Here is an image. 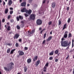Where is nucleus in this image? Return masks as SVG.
Here are the masks:
<instances>
[{
  "mask_svg": "<svg viewBox=\"0 0 74 74\" xmlns=\"http://www.w3.org/2000/svg\"><path fill=\"white\" fill-rule=\"evenodd\" d=\"M8 68L6 67H4V69L5 71L7 72L10 71L11 70H12V66L14 65L13 63L11 62L7 64Z\"/></svg>",
  "mask_w": 74,
  "mask_h": 74,
  "instance_id": "obj_1",
  "label": "nucleus"
},
{
  "mask_svg": "<svg viewBox=\"0 0 74 74\" xmlns=\"http://www.w3.org/2000/svg\"><path fill=\"white\" fill-rule=\"evenodd\" d=\"M60 43L61 46L64 47H66L70 45V43L67 40L61 41Z\"/></svg>",
  "mask_w": 74,
  "mask_h": 74,
  "instance_id": "obj_2",
  "label": "nucleus"
},
{
  "mask_svg": "<svg viewBox=\"0 0 74 74\" xmlns=\"http://www.w3.org/2000/svg\"><path fill=\"white\" fill-rule=\"evenodd\" d=\"M42 23V20L39 19L37 21L36 23L37 25H41Z\"/></svg>",
  "mask_w": 74,
  "mask_h": 74,
  "instance_id": "obj_3",
  "label": "nucleus"
},
{
  "mask_svg": "<svg viewBox=\"0 0 74 74\" xmlns=\"http://www.w3.org/2000/svg\"><path fill=\"white\" fill-rule=\"evenodd\" d=\"M35 15L34 14H31L30 17V19L34 20V19H35Z\"/></svg>",
  "mask_w": 74,
  "mask_h": 74,
  "instance_id": "obj_4",
  "label": "nucleus"
},
{
  "mask_svg": "<svg viewBox=\"0 0 74 74\" xmlns=\"http://www.w3.org/2000/svg\"><path fill=\"white\" fill-rule=\"evenodd\" d=\"M34 32H35V30L34 29L32 30V31H31L30 33L28 31V34H29V36H32V34H33V33H34Z\"/></svg>",
  "mask_w": 74,
  "mask_h": 74,
  "instance_id": "obj_5",
  "label": "nucleus"
},
{
  "mask_svg": "<svg viewBox=\"0 0 74 74\" xmlns=\"http://www.w3.org/2000/svg\"><path fill=\"white\" fill-rule=\"evenodd\" d=\"M68 33V32L66 31L64 33V38H66L67 37V36H68V35L67 34Z\"/></svg>",
  "mask_w": 74,
  "mask_h": 74,
  "instance_id": "obj_6",
  "label": "nucleus"
},
{
  "mask_svg": "<svg viewBox=\"0 0 74 74\" xmlns=\"http://www.w3.org/2000/svg\"><path fill=\"white\" fill-rule=\"evenodd\" d=\"M19 37V34H15V35L14 36V39H15V38H16V39H17Z\"/></svg>",
  "mask_w": 74,
  "mask_h": 74,
  "instance_id": "obj_7",
  "label": "nucleus"
},
{
  "mask_svg": "<svg viewBox=\"0 0 74 74\" xmlns=\"http://www.w3.org/2000/svg\"><path fill=\"white\" fill-rule=\"evenodd\" d=\"M27 11V10H26V9L25 8H23L22 10H21V11L22 12H26Z\"/></svg>",
  "mask_w": 74,
  "mask_h": 74,
  "instance_id": "obj_8",
  "label": "nucleus"
},
{
  "mask_svg": "<svg viewBox=\"0 0 74 74\" xmlns=\"http://www.w3.org/2000/svg\"><path fill=\"white\" fill-rule=\"evenodd\" d=\"M40 60L37 61L36 62V63L35 64V65L36 66H38V65L39 64H40Z\"/></svg>",
  "mask_w": 74,
  "mask_h": 74,
  "instance_id": "obj_9",
  "label": "nucleus"
},
{
  "mask_svg": "<svg viewBox=\"0 0 74 74\" xmlns=\"http://www.w3.org/2000/svg\"><path fill=\"white\" fill-rule=\"evenodd\" d=\"M26 2H24L21 4V6H22V7H25L26 6Z\"/></svg>",
  "mask_w": 74,
  "mask_h": 74,
  "instance_id": "obj_10",
  "label": "nucleus"
},
{
  "mask_svg": "<svg viewBox=\"0 0 74 74\" xmlns=\"http://www.w3.org/2000/svg\"><path fill=\"white\" fill-rule=\"evenodd\" d=\"M32 10H27L26 13H27V14H30L32 13Z\"/></svg>",
  "mask_w": 74,
  "mask_h": 74,
  "instance_id": "obj_11",
  "label": "nucleus"
},
{
  "mask_svg": "<svg viewBox=\"0 0 74 74\" xmlns=\"http://www.w3.org/2000/svg\"><path fill=\"white\" fill-rule=\"evenodd\" d=\"M52 37L51 36H49L48 38L46 39L47 41H50L52 39Z\"/></svg>",
  "mask_w": 74,
  "mask_h": 74,
  "instance_id": "obj_12",
  "label": "nucleus"
},
{
  "mask_svg": "<svg viewBox=\"0 0 74 74\" xmlns=\"http://www.w3.org/2000/svg\"><path fill=\"white\" fill-rule=\"evenodd\" d=\"M12 0H9L8 3L9 5H11V4H12Z\"/></svg>",
  "mask_w": 74,
  "mask_h": 74,
  "instance_id": "obj_13",
  "label": "nucleus"
},
{
  "mask_svg": "<svg viewBox=\"0 0 74 74\" xmlns=\"http://www.w3.org/2000/svg\"><path fill=\"white\" fill-rule=\"evenodd\" d=\"M24 55V53L22 51H20L19 54V55L22 56V55Z\"/></svg>",
  "mask_w": 74,
  "mask_h": 74,
  "instance_id": "obj_14",
  "label": "nucleus"
},
{
  "mask_svg": "<svg viewBox=\"0 0 74 74\" xmlns=\"http://www.w3.org/2000/svg\"><path fill=\"white\" fill-rule=\"evenodd\" d=\"M31 62H32V60H31V59L30 58L28 59L27 60V62L28 63H31Z\"/></svg>",
  "mask_w": 74,
  "mask_h": 74,
  "instance_id": "obj_15",
  "label": "nucleus"
},
{
  "mask_svg": "<svg viewBox=\"0 0 74 74\" xmlns=\"http://www.w3.org/2000/svg\"><path fill=\"white\" fill-rule=\"evenodd\" d=\"M37 60V56H35L33 59V61H36V60Z\"/></svg>",
  "mask_w": 74,
  "mask_h": 74,
  "instance_id": "obj_16",
  "label": "nucleus"
},
{
  "mask_svg": "<svg viewBox=\"0 0 74 74\" xmlns=\"http://www.w3.org/2000/svg\"><path fill=\"white\" fill-rule=\"evenodd\" d=\"M52 6L53 8H54L55 7V2H53L52 4Z\"/></svg>",
  "mask_w": 74,
  "mask_h": 74,
  "instance_id": "obj_17",
  "label": "nucleus"
},
{
  "mask_svg": "<svg viewBox=\"0 0 74 74\" xmlns=\"http://www.w3.org/2000/svg\"><path fill=\"white\" fill-rule=\"evenodd\" d=\"M8 8L5 9V14H6L8 13Z\"/></svg>",
  "mask_w": 74,
  "mask_h": 74,
  "instance_id": "obj_18",
  "label": "nucleus"
},
{
  "mask_svg": "<svg viewBox=\"0 0 74 74\" xmlns=\"http://www.w3.org/2000/svg\"><path fill=\"white\" fill-rule=\"evenodd\" d=\"M66 25H67V24H65L63 26V28L62 29V30H64V29H66Z\"/></svg>",
  "mask_w": 74,
  "mask_h": 74,
  "instance_id": "obj_19",
  "label": "nucleus"
},
{
  "mask_svg": "<svg viewBox=\"0 0 74 74\" xmlns=\"http://www.w3.org/2000/svg\"><path fill=\"white\" fill-rule=\"evenodd\" d=\"M21 23L22 24L20 25V26L21 27H24V24H23V22L22 21L21 22Z\"/></svg>",
  "mask_w": 74,
  "mask_h": 74,
  "instance_id": "obj_20",
  "label": "nucleus"
},
{
  "mask_svg": "<svg viewBox=\"0 0 74 74\" xmlns=\"http://www.w3.org/2000/svg\"><path fill=\"white\" fill-rule=\"evenodd\" d=\"M54 53V51H52L51 53H49V55H53V53Z\"/></svg>",
  "mask_w": 74,
  "mask_h": 74,
  "instance_id": "obj_21",
  "label": "nucleus"
},
{
  "mask_svg": "<svg viewBox=\"0 0 74 74\" xmlns=\"http://www.w3.org/2000/svg\"><path fill=\"white\" fill-rule=\"evenodd\" d=\"M15 50H16V49H13L10 52L11 54H12V53H14V51H15Z\"/></svg>",
  "mask_w": 74,
  "mask_h": 74,
  "instance_id": "obj_22",
  "label": "nucleus"
},
{
  "mask_svg": "<svg viewBox=\"0 0 74 74\" xmlns=\"http://www.w3.org/2000/svg\"><path fill=\"white\" fill-rule=\"evenodd\" d=\"M19 18H20V19H21V20L23 19V16H19Z\"/></svg>",
  "mask_w": 74,
  "mask_h": 74,
  "instance_id": "obj_23",
  "label": "nucleus"
},
{
  "mask_svg": "<svg viewBox=\"0 0 74 74\" xmlns=\"http://www.w3.org/2000/svg\"><path fill=\"white\" fill-rule=\"evenodd\" d=\"M27 67L25 66L24 68V72H26V71H27Z\"/></svg>",
  "mask_w": 74,
  "mask_h": 74,
  "instance_id": "obj_24",
  "label": "nucleus"
},
{
  "mask_svg": "<svg viewBox=\"0 0 74 74\" xmlns=\"http://www.w3.org/2000/svg\"><path fill=\"white\" fill-rule=\"evenodd\" d=\"M16 28L17 29H18V30H19L21 27H20V26H19V25H17L16 26Z\"/></svg>",
  "mask_w": 74,
  "mask_h": 74,
  "instance_id": "obj_25",
  "label": "nucleus"
},
{
  "mask_svg": "<svg viewBox=\"0 0 74 74\" xmlns=\"http://www.w3.org/2000/svg\"><path fill=\"white\" fill-rule=\"evenodd\" d=\"M55 54H58L59 53V51L58 50H56L55 51Z\"/></svg>",
  "mask_w": 74,
  "mask_h": 74,
  "instance_id": "obj_26",
  "label": "nucleus"
},
{
  "mask_svg": "<svg viewBox=\"0 0 74 74\" xmlns=\"http://www.w3.org/2000/svg\"><path fill=\"white\" fill-rule=\"evenodd\" d=\"M44 30H45V28L43 29V30H42V31H41V32H40V34H42L43 31H44Z\"/></svg>",
  "mask_w": 74,
  "mask_h": 74,
  "instance_id": "obj_27",
  "label": "nucleus"
},
{
  "mask_svg": "<svg viewBox=\"0 0 74 74\" xmlns=\"http://www.w3.org/2000/svg\"><path fill=\"white\" fill-rule=\"evenodd\" d=\"M10 49L9 48L7 49V53H10Z\"/></svg>",
  "mask_w": 74,
  "mask_h": 74,
  "instance_id": "obj_28",
  "label": "nucleus"
},
{
  "mask_svg": "<svg viewBox=\"0 0 74 74\" xmlns=\"http://www.w3.org/2000/svg\"><path fill=\"white\" fill-rule=\"evenodd\" d=\"M70 37H71V34L69 33L68 35V38H70Z\"/></svg>",
  "mask_w": 74,
  "mask_h": 74,
  "instance_id": "obj_29",
  "label": "nucleus"
},
{
  "mask_svg": "<svg viewBox=\"0 0 74 74\" xmlns=\"http://www.w3.org/2000/svg\"><path fill=\"white\" fill-rule=\"evenodd\" d=\"M70 21H71V18H68V23H70Z\"/></svg>",
  "mask_w": 74,
  "mask_h": 74,
  "instance_id": "obj_30",
  "label": "nucleus"
},
{
  "mask_svg": "<svg viewBox=\"0 0 74 74\" xmlns=\"http://www.w3.org/2000/svg\"><path fill=\"white\" fill-rule=\"evenodd\" d=\"M16 20L17 21H19V17H18V16H17L16 17Z\"/></svg>",
  "mask_w": 74,
  "mask_h": 74,
  "instance_id": "obj_31",
  "label": "nucleus"
},
{
  "mask_svg": "<svg viewBox=\"0 0 74 74\" xmlns=\"http://www.w3.org/2000/svg\"><path fill=\"white\" fill-rule=\"evenodd\" d=\"M61 24H62V22H61V21L59 20L58 25H60Z\"/></svg>",
  "mask_w": 74,
  "mask_h": 74,
  "instance_id": "obj_32",
  "label": "nucleus"
},
{
  "mask_svg": "<svg viewBox=\"0 0 74 74\" xmlns=\"http://www.w3.org/2000/svg\"><path fill=\"white\" fill-rule=\"evenodd\" d=\"M46 35H47V34L46 33L44 34V35L43 36V38H45V37H46Z\"/></svg>",
  "mask_w": 74,
  "mask_h": 74,
  "instance_id": "obj_33",
  "label": "nucleus"
},
{
  "mask_svg": "<svg viewBox=\"0 0 74 74\" xmlns=\"http://www.w3.org/2000/svg\"><path fill=\"white\" fill-rule=\"evenodd\" d=\"M32 0H28V2L29 3H32Z\"/></svg>",
  "mask_w": 74,
  "mask_h": 74,
  "instance_id": "obj_34",
  "label": "nucleus"
},
{
  "mask_svg": "<svg viewBox=\"0 0 74 74\" xmlns=\"http://www.w3.org/2000/svg\"><path fill=\"white\" fill-rule=\"evenodd\" d=\"M49 60H53V57H50L49 58Z\"/></svg>",
  "mask_w": 74,
  "mask_h": 74,
  "instance_id": "obj_35",
  "label": "nucleus"
},
{
  "mask_svg": "<svg viewBox=\"0 0 74 74\" xmlns=\"http://www.w3.org/2000/svg\"><path fill=\"white\" fill-rule=\"evenodd\" d=\"M10 26H9L8 27V28H7L8 30H10Z\"/></svg>",
  "mask_w": 74,
  "mask_h": 74,
  "instance_id": "obj_36",
  "label": "nucleus"
},
{
  "mask_svg": "<svg viewBox=\"0 0 74 74\" xmlns=\"http://www.w3.org/2000/svg\"><path fill=\"white\" fill-rule=\"evenodd\" d=\"M16 46V47H18V46L19 45H18V43H16L15 44Z\"/></svg>",
  "mask_w": 74,
  "mask_h": 74,
  "instance_id": "obj_37",
  "label": "nucleus"
},
{
  "mask_svg": "<svg viewBox=\"0 0 74 74\" xmlns=\"http://www.w3.org/2000/svg\"><path fill=\"white\" fill-rule=\"evenodd\" d=\"M24 49L25 50H27L28 49V47H25Z\"/></svg>",
  "mask_w": 74,
  "mask_h": 74,
  "instance_id": "obj_38",
  "label": "nucleus"
},
{
  "mask_svg": "<svg viewBox=\"0 0 74 74\" xmlns=\"http://www.w3.org/2000/svg\"><path fill=\"white\" fill-rule=\"evenodd\" d=\"M45 41H46V40H44L42 43V44H44L45 42Z\"/></svg>",
  "mask_w": 74,
  "mask_h": 74,
  "instance_id": "obj_39",
  "label": "nucleus"
},
{
  "mask_svg": "<svg viewBox=\"0 0 74 74\" xmlns=\"http://www.w3.org/2000/svg\"><path fill=\"white\" fill-rule=\"evenodd\" d=\"M48 65H49V63H47L46 64L45 66H48Z\"/></svg>",
  "mask_w": 74,
  "mask_h": 74,
  "instance_id": "obj_40",
  "label": "nucleus"
},
{
  "mask_svg": "<svg viewBox=\"0 0 74 74\" xmlns=\"http://www.w3.org/2000/svg\"><path fill=\"white\" fill-rule=\"evenodd\" d=\"M25 16H26V17H27L29 16V15H28V14H25Z\"/></svg>",
  "mask_w": 74,
  "mask_h": 74,
  "instance_id": "obj_41",
  "label": "nucleus"
},
{
  "mask_svg": "<svg viewBox=\"0 0 74 74\" xmlns=\"http://www.w3.org/2000/svg\"><path fill=\"white\" fill-rule=\"evenodd\" d=\"M51 23H52V22L50 21L48 23V25H51Z\"/></svg>",
  "mask_w": 74,
  "mask_h": 74,
  "instance_id": "obj_42",
  "label": "nucleus"
},
{
  "mask_svg": "<svg viewBox=\"0 0 74 74\" xmlns=\"http://www.w3.org/2000/svg\"><path fill=\"white\" fill-rule=\"evenodd\" d=\"M1 21H0V30L1 29Z\"/></svg>",
  "mask_w": 74,
  "mask_h": 74,
  "instance_id": "obj_43",
  "label": "nucleus"
},
{
  "mask_svg": "<svg viewBox=\"0 0 74 74\" xmlns=\"http://www.w3.org/2000/svg\"><path fill=\"white\" fill-rule=\"evenodd\" d=\"M13 13V11H12L10 12V14H12V13Z\"/></svg>",
  "mask_w": 74,
  "mask_h": 74,
  "instance_id": "obj_44",
  "label": "nucleus"
},
{
  "mask_svg": "<svg viewBox=\"0 0 74 74\" xmlns=\"http://www.w3.org/2000/svg\"><path fill=\"white\" fill-rule=\"evenodd\" d=\"M10 17L11 16H10V15H9L8 17V19H10Z\"/></svg>",
  "mask_w": 74,
  "mask_h": 74,
  "instance_id": "obj_45",
  "label": "nucleus"
},
{
  "mask_svg": "<svg viewBox=\"0 0 74 74\" xmlns=\"http://www.w3.org/2000/svg\"><path fill=\"white\" fill-rule=\"evenodd\" d=\"M45 1H46V0H43V1L42 2V3L44 4V3H45Z\"/></svg>",
  "mask_w": 74,
  "mask_h": 74,
  "instance_id": "obj_46",
  "label": "nucleus"
},
{
  "mask_svg": "<svg viewBox=\"0 0 74 74\" xmlns=\"http://www.w3.org/2000/svg\"><path fill=\"white\" fill-rule=\"evenodd\" d=\"M58 59H56L55 60V62H58Z\"/></svg>",
  "mask_w": 74,
  "mask_h": 74,
  "instance_id": "obj_47",
  "label": "nucleus"
},
{
  "mask_svg": "<svg viewBox=\"0 0 74 74\" xmlns=\"http://www.w3.org/2000/svg\"><path fill=\"white\" fill-rule=\"evenodd\" d=\"M10 22H11V23H12V22H14V20L12 19H11V21H10Z\"/></svg>",
  "mask_w": 74,
  "mask_h": 74,
  "instance_id": "obj_48",
  "label": "nucleus"
},
{
  "mask_svg": "<svg viewBox=\"0 0 74 74\" xmlns=\"http://www.w3.org/2000/svg\"><path fill=\"white\" fill-rule=\"evenodd\" d=\"M2 22H5V19H3L2 20Z\"/></svg>",
  "mask_w": 74,
  "mask_h": 74,
  "instance_id": "obj_49",
  "label": "nucleus"
},
{
  "mask_svg": "<svg viewBox=\"0 0 74 74\" xmlns=\"http://www.w3.org/2000/svg\"><path fill=\"white\" fill-rule=\"evenodd\" d=\"M73 51H74V49H73V50L71 49L70 50L71 52H73Z\"/></svg>",
  "mask_w": 74,
  "mask_h": 74,
  "instance_id": "obj_50",
  "label": "nucleus"
},
{
  "mask_svg": "<svg viewBox=\"0 0 74 74\" xmlns=\"http://www.w3.org/2000/svg\"><path fill=\"white\" fill-rule=\"evenodd\" d=\"M66 10L67 11H69V7H68L66 8Z\"/></svg>",
  "mask_w": 74,
  "mask_h": 74,
  "instance_id": "obj_51",
  "label": "nucleus"
},
{
  "mask_svg": "<svg viewBox=\"0 0 74 74\" xmlns=\"http://www.w3.org/2000/svg\"><path fill=\"white\" fill-rule=\"evenodd\" d=\"M19 42H21L22 41V39H20L19 40Z\"/></svg>",
  "mask_w": 74,
  "mask_h": 74,
  "instance_id": "obj_52",
  "label": "nucleus"
},
{
  "mask_svg": "<svg viewBox=\"0 0 74 74\" xmlns=\"http://www.w3.org/2000/svg\"><path fill=\"white\" fill-rule=\"evenodd\" d=\"M72 48H73L74 47V43H72Z\"/></svg>",
  "mask_w": 74,
  "mask_h": 74,
  "instance_id": "obj_53",
  "label": "nucleus"
},
{
  "mask_svg": "<svg viewBox=\"0 0 74 74\" xmlns=\"http://www.w3.org/2000/svg\"><path fill=\"white\" fill-rule=\"evenodd\" d=\"M69 56L68 55L67 57L66 58V60H67V59L68 58H69Z\"/></svg>",
  "mask_w": 74,
  "mask_h": 74,
  "instance_id": "obj_54",
  "label": "nucleus"
},
{
  "mask_svg": "<svg viewBox=\"0 0 74 74\" xmlns=\"http://www.w3.org/2000/svg\"><path fill=\"white\" fill-rule=\"evenodd\" d=\"M43 71L44 72H46V71H47V70H46V69H44Z\"/></svg>",
  "mask_w": 74,
  "mask_h": 74,
  "instance_id": "obj_55",
  "label": "nucleus"
},
{
  "mask_svg": "<svg viewBox=\"0 0 74 74\" xmlns=\"http://www.w3.org/2000/svg\"><path fill=\"white\" fill-rule=\"evenodd\" d=\"M64 37L63 38H62V39H61V40H62V41H63V40H64Z\"/></svg>",
  "mask_w": 74,
  "mask_h": 74,
  "instance_id": "obj_56",
  "label": "nucleus"
},
{
  "mask_svg": "<svg viewBox=\"0 0 74 74\" xmlns=\"http://www.w3.org/2000/svg\"><path fill=\"white\" fill-rule=\"evenodd\" d=\"M68 46L66 48V49H69V47H70V45Z\"/></svg>",
  "mask_w": 74,
  "mask_h": 74,
  "instance_id": "obj_57",
  "label": "nucleus"
},
{
  "mask_svg": "<svg viewBox=\"0 0 74 74\" xmlns=\"http://www.w3.org/2000/svg\"><path fill=\"white\" fill-rule=\"evenodd\" d=\"M3 5H4L5 4V2L3 1Z\"/></svg>",
  "mask_w": 74,
  "mask_h": 74,
  "instance_id": "obj_58",
  "label": "nucleus"
},
{
  "mask_svg": "<svg viewBox=\"0 0 74 74\" xmlns=\"http://www.w3.org/2000/svg\"><path fill=\"white\" fill-rule=\"evenodd\" d=\"M10 9L11 10H13V8H10Z\"/></svg>",
  "mask_w": 74,
  "mask_h": 74,
  "instance_id": "obj_59",
  "label": "nucleus"
},
{
  "mask_svg": "<svg viewBox=\"0 0 74 74\" xmlns=\"http://www.w3.org/2000/svg\"><path fill=\"white\" fill-rule=\"evenodd\" d=\"M12 32H9V34H12Z\"/></svg>",
  "mask_w": 74,
  "mask_h": 74,
  "instance_id": "obj_60",
  "label": "nucleus"
},
{
  "mask_svg": "<svg viewBox=\"0 0 74 74\" xmlns=\"http://www.w3.org/2000/svg\"><path fill=\"white\" fill-rule=\"evenodd\" d=\"M39 30L40 31V30H42V28H40L39 29Z\"/></svg>",
  "mask_w": 74,
  "mask_h": 74,
  "instance_id": "obj_61",
  "label": "nucleus"
},
{
  "mask_svg": "<svg viewBox=\"0 0 74 74\" xmlns=\"http://www.w3.org/2000/svg\"><path fill=\"white\" fill-rule=\"evenodd\" d=\"M10 43H8L7 44L8 45H9V46H10Z\"/></svg>",
  "mask_w": 74,
  "mask_h": 74,
  "instance_id": "obj_62",
  "label": "nucleus"
},
{
  "mask_svg": "<svg viewBox=\"0 0 74 74\" xmlns=\"http://www.w3.org/2000/svg\"><path fill=\"white\" fill-rule=\"evenodd\" d=\"M74 39H73L72 40V43H74Z\"/></svg>",
  "mask_w": 74,
  "mask_h": 74,
  "instance_id": "obj_63",
  "label": "nucleus"
},
{
  "mask_svg": "<svg viewBox=\"0 0 74 74\" xmlns=\"http://www.w3.org/2000/svg\"><path fill=\"white\" fill-rule=\"evenodd\" d=\"M47 69V67L45 66L44 67V69Z\"/></svg>",
  "mask_w": 74,
  "mask_h": 74,
  "instance_id": "obj_64",
  "label": "nucleus"
}]
</instances>
